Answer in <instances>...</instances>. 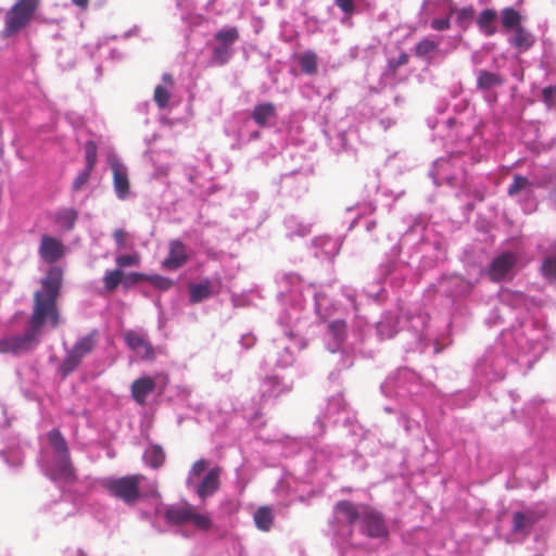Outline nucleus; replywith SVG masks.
I'll list each match as a JSON object with an SVG mask.
<instances>
[{
  "mask_svg": "<svg viewBox=\"0 0 556 556\" xmlns=\"http://www.w3.org/2000/svg\"><path fill=\"white\" fill-rule=\"evenodd\" d=\"M277 296L281 305L290 306V312L283 311L278 318L283 333L273 340L266 362L276 368H286L294 363V351L306 346L295 328L301 319L300 313L306 308L307 303L312 305L316 317L324 321L332 315L334 306L317 286L306 283L294 273L285 275Z\"/></svg>",
  "mask_w": 556,
  "mask_h": 556,
  "instance_id": "2",
  "label": "nucleus"
},
{
  "mask_svg": "<svg viewBox=\"0 0 556 556\" xmlns=\"http://www.w3.org/2000/svg\"><path fill=\"white\" fill-rule=\"evenodd\" d=\"M334 5L339 8L342 13L356 14L358 12L355 0H334Z\"/></svg>",
  "mask_w": 556,
  "mask_h": 556,
  "instance_id": "60",
  "label": "nucleus"
},
{
  "mask_svg": "<svg viewBox=\"0 0 556 556\" xmlns=\"http://www.w3.org/2000/svg\"><path fill=\"white\" fill-rule=\"evenodd\" d=\"M544 515V509L515 511L513 515V530L516 532H526Z\"/></svg>",
  "mask_w": 556,
  "mask_h": 556,
  "instance_id": "35",
  "label": "nucleus"
},
{
  "mask_svg": "<svg viewBox=\"0 0 556 556\" xmlns=\"http://www.w3.org/2000/svg\"><path fill=\"white\" fill-rule=\"evenodd\" d=\"M541 99L548 110H556V86L545 87L541 92Z\"/></svg>",
  "mask_w": 556,
  "mask_h": 556,
  "instance_id": "53",
  "label": "nucleus"
},
{
  "mask_svg": "<svg viewBox=\"0 0 556 556\" xmlns=\"http://www.w3.org/2000/svg\"><path fill=\"white\" fill-rule=\"evenodd\" d=\"M501 24L507 31L521 27V15L514 8H505L501 12Z\"/></svg>",
  "mask_w": 556,
  "mask_h": 556,
  "instance_id": "45",
  "label": "nucleus"
},
{
  "mask_svg": "<svg viewBox=\"0 0 556 556\" xmlns=\"http://www.w3.org/2000/svg\"><path fill=\"white\" fill-rule=\"evenodd\" d=\"M253 521L257 530L268 532L274 526L275 514L270 506H260L253 513Z\"/></svg>",
  "mask_w": 556,
  "mask_h": 556,
  "instance_id": "39",
  "label": "nucleus"
},
{
  "mask_svg": "<svg viewBox=\"0 0 556 556\" xmlns=\"http://www.w3.org/2000/svg\"><path fill=\"white\" fill-rule=\"evenodd\" d=\"M38 7V0H17L7 12L5 26L0 33L2 39L20 33L33 18Z\"/></svg>",
  "mask_w": 556,
  "mask_h": 556,
  "instance_id": "18",
  "label": "nucleus"
},
{
  "mask_svg": "<svg viewBox=\"0 0 556 556\" xmlns=\"http://www.w3.org/2000/svg\"><path fill=\"white\" fill-rule=\"evenodd\" d=\"M366 340V334L362 328H356L351 333H346V325L344 320L341 319H336L329 323L327 330L324 333L326 349L331 353L341 352V368H349L352 366L353 362L350 357L351 354H365L362 345Z\"/></svg>",
  "mask_w": 556,
  "mask_h": 556,
  "instance_id": "11",
  "label": "nucleus"
},
{
  "mask_svg": "<svg viewBox=\"0 0 556 556\" xmlns=\"http://www.w3.org/2000/svg\"><path fill=\"white\" fill-rule=\"evenodd\" d=\"M431 27L435 30H445L450 28L448 17H438L432 20Z\"/></svg>",
  "mask_w": 556,
  "mask_h": 556,
  "instance_id": "63",
  "label": "nucleus"
},
{
  "mask_svg": "<svg viewBox=\"0 0 556 556\" xmlns=\"http://www.w3.org/2000/svg\"><path fill=\"white\" fill-rule=\"evenodd\" d=\"M549 414L548 407L543 402L532 401L527 408V417L538 428L539 424L544 422L545 415Z\"/></svg>",
  "mask_w": 556,
  "mask_h": 556,
  "instance_id": "42",
  "label": "nucleus"
},
{
  "mask_svg": "<svg viewBox=\"0 0 556 556\" xmlns=\"http://www.w3.org/2000/svg\"><path fill=\"white\" fill-rule=\"evenodd\" d=\"M155 389V381L151 377H141L131 384V394L139 404H144L149 394Z\"/></svg>",
  "mask_w": 556,
  "mask_h": 556,
  "instance_id": "38",
  "label": "nucleus"
},
{
  "mask_svg": "<svg viewBox=\"0 0 556 556\" xmlns=\"http://www.w3.org/2000/svg\"><path fill=\"white\" fill-rule=\"evenodd\" d=\"M63 281V270L56 265H52L41 279V289L34 294L33 314L29 326L40 332L45 325L56 327L59 323V312L56 300L61 291Z\"/></svg>",
  "mask_w": 556,
  "mask_h": 556,
  "instance_id": "9",
  "label": "nucleus"
},
{
  "mask_svg": "<svg viewBox=\"0 0 556 556\" xmlns=\"http://www.w3.org/2000/svg\"><path fill=\"white\" fill-rule=\"evenodd\" d=\"M293 381L274 372L266 375L260 384L258 392L262 402H269L289 393L292 390Z\"/></svg>",
  "mask_w": 556,
  "mask_h": 556,
  "instance_id": "22",
  "label": "nucleus"
},
{
  "mask_svg": "<svg viewBox=\"0 0 556 556\" xmlns=\"http://www.w3.org/2000/svg\"><path fill=\"white\" fill-rule=\"evenodd\" d=\"M299 66L302 73L306 75H315L318 67L317 54L312 50H306L298 56Z\"/></svg>",
  "mask_w": 556,
  "mask_h": 556,
  "instance_id": "44",
  "label": "nucleus"
},
{
  "mask_svg": "<svg viewBox=\"0 0 556 556\" xmlns=\"http://www.w3.org/2000/svg\"><path fill=\"white\" fill-rule=\"evenodd\" d=\"M496 22L497 13L493 9L482 10L477 18L480 30L486 36H492L496 33Z\"/></svg>",
  "mask_w": 556,
  "mask_h": 556,
  "instance_id": "40",
  "label": "nucleus"
},
{
  "mask_svg": "<svg viewBox=\"0 0 556 556\" xmlns=\"http://www.w3.org/2000/svg\"><path fill=\"white\" fill-rule=\"evenodd\" d=\"M426 225L422 217H412V225L405 231L402 242L406 244L413 237H419V240L413 245V252L409 255L417 270L426 271L437 266L445 257V251L440 240H430L425 238Z\"/></svg>",
  "mask_w": 556,
  "mask_h": 556,
  "instance_id": "10",
  "label": "nucleus"
},
{
  "mask_svg": "<svg viewBox=\"0 0 556 556\" xmlns=\"http://www.w3.org/2000/svg\"><path fill=\"white\" fill-rule=\"evenodd\" d=\"M283 226L287 238H304L311 233L313 223L305 222L295 215H288L283 220Z\"/></svg>",
  "mask_w": 556,
  "mask_h": 556,
  "instance_id": "37",
  "label": "nucleus"
},
{
  "mask_svg": "<svg viewBox=\"0 0 556 556\" xmlns=\"http://www.w3.org/2000/svg\"><path fill=\"white\" fill-rule=\"evenodd\" d=\"M236 123H237V129L235 132L236 136V143L232 144V147H242L253 140H256L261 137V130L260 128L255 127V123L252 122V119L245 115H238L236 116Z\"/></svg>",
  "mask_w": 556,
  "mask_h": 556,
  "instance_id": "31",
  "label": "nucleus"
},
{
  "mask_svg": "<svg viewBox=\"0 0 556 556\" xmlns=\"http://www.w3.org/2000/svg\"><path fill=\"white\" fill-rule=\"evenodd\" d=\"M126 345L142 359H152L154 350L149 342L148 334L139 330H128L124 334Z\"/></svg>",
  "mask_w": 556,
  "mask_h": 556,
  "instance_id": "28",
  "label": "nucleus"
},
{
  "mask_svg": "<svg viewBox=\"0 0 556 556\" xmlns=\"http://www.w3.org/2000/svg\"><path fill=\"white\" fill-rule=\"evenodd\" d=\"M148 281L161 291L168 290L173 286V281L169 278L160 275H148Z\"/></svg>",
  "mask_w": 556,
  "mask_h": 556,
  "instance_id": "54",
  "label": "nucleus"
},
{
  "mask_svg": "<svg viewBox=\"0 0 556 556\" xmlns=\"http://www.w3.org/2000/svg\"><path fill=\"white\" fill-rule=\"evenodd\" d=\"M437 49V43L429 39L419 41L415 47V53L418 56H426Z\"/></svg>",
  "mask_w": 556,
  "mask_h": 556,
  "instance_id": "55",
  "label": "nucleus"
},
{
  "mask_svg": "<svg viewBox=\"0 0 556 556\" xmlns=\"http://www.w3.org/2000/svg\"><path fill=\"white\" fill-rule=\"evenodd\" d=\"M98 148L97 144L89 140L85 144V161L87 168L94 169L97 164Z\"/></svg>",
  "mask_w": 556,
  "mask_h": 556,
  "instance_id": "51",
  "label": "nucleus"
},
{
  "mask_svg": "<svg viewBox=\"0 0 556 556\" xmlns=\"http://www.w3.org/2000/svg\"><path fill=\"white\" fill-rule=\"evenodd\" d=\"M340 248V240L329 236L316 237L311 241L309 245L313 256L321 261L333 260L338 255Z\"/></svg>",
  "mask_w": 556,
  "mask_h": 556,
  "instance_id": "27",
  "label": "nucleus"
},
{
  "mask_svg": "<svg viewBox=\"0 0 556 556\" xmlns=\"http://www.w3.org/2000/svg\"><path fill=\"white\" fill-rule=\"evenodd\" d=\"M509 43L520 52H523L533 46L534 37L521 26L514 30V34L509 37Z\"/></svg>",
  "mask_w": 556,
  "mask_h": 556,
  "instance_id": "41",
  "label": "nucleus"
},
{
  "mask_svg": "<svg viewBox=\"0 0 556 556\" xmlns=\"http://www.w3.org/2000/svg\"><path fill=\"white\" fill-rule=\"evenodd\" d=\"M38 253L43 262L54 264L64 256L65 245L61 240L52 236L42 235Z\"/></svg>",
  "mask_w": 556,
  "mask_h": 556,
  "instance_id": "30",
  "label": "nucleus"
},
{
  "mask_svg": "<svg viewBox=\"0 0 556 556\" xmlns=\"http://www.w3.org/2000/svg\"><path fill=\"white\" fill-rule=\"evenodd\" d=\"M274 448L281 451L285 457L295 455L300 457L296 464H303L305 469L303 472H299V478L305 481L318 471L329 475L330 466L344 455L342 448L338 445H318L317 442L312 443L307 439L289 437L275 441Z\"/></svg>",
  "mask_w": 556,
  "mask_h": 556,
  "instance_id": "8",
  "label": "nucleus"
},
{
  "mask_svg": "<svg viewBox=\"0 0 556 556\" xmlns=\"http://www.w3.org/2000/svg\"><path fill=\"white\" fill-rule=\"evenodd\" d=\"M40 332L28 325L24 333L0 340V353L21 354L34 350L39 343Z\"/></svg>",
  "mask_w": 556,
  "mask_h": 556,
  "instance_id": "20",
  "label": "nucleus"
},
{
  "mask_svg": "<svg viewBox=\"0 0 556 556\" xmlns=\"http://www.w3.org/2000/svg\"><path fill=\"white\" fill-rule=\"evenodd\" d=\"M453 160L454 157H441L434 161L433 167L429 173L434 185L440 186L446 184L451 187L459 185L462 176L458 173L452 172Z\"/></svg>",
  "mask_w": 556,
  "mask_h": 556,
  "instance_id": "25",
  "label": "nucleus"
},
{
  "mask_svg": "<svg viewBox=\"0 0 556 556\" xmlns=\"http://www.w3.org/2000/svg\"><path fill=\"white\" fill-rule=\"evenodd\" d=\"M328 424L342 425L349 429V433L352 437L363 438V428L354 420L353 416L346 408V404L341 393L331 396L328 400L326 412L318 415L314 422V428L317 429L314 440L316 437H321Z\"/></svg>",
  "mask_w": 556,
  "mask_h": 556,
  "instance_id": "14",
  "label": "nucleus"
},
{
  "mask_svg": "<svg viewBox=\"0 0 556 556\" xmlns=\"http://www.w3.org/2000/svg\"><path fill=\"white\" fill-rule=\"evenodd\" d=\"M142 458L146 465L150 466L151 468H159L165 460V453L162 446L151 444L146 448Z\"/></svg>",
  "mask_w": 556,
  "mask_h": 556,
  "instance_id": "43",
  "label": "nucleus"
},
{
  "mask_svg": "<svg viewBox=\"0 0 556 556\" xmlns=\"http://www.w3.org/2000/svg\"><path fill=\"white\" fill-rule=\"evenodd\" d=\"M169 100L168 90L162 86L157 85L154 90V101L159 105L160 109H164L167 106Z\"/></svg>",
  "mask_w": 556,
  "mask_h": 556,
  "instance_id": "56",
  "label": "nucleus"
},
{
  "mask_svg": "<svg viewBox=\"0 0 556 556\" xmlns=\"http://www.w3.org/2000/svg\"><path fill=\"white\" fill-rule=\"evenodd\" d=\"M306 190V175L294 169L280 176L279 192L291 197H300Z\"/></svg>",
  "mask_w": 556,
  "mask_h": 556,
  "instance_id": "29",
  "label": "nucleus"
},
{
  "mask_svg": "<svg viewBox=\"0 0 556 556\" xmlns=\"http://www.w3.org/2000/svg\"><path fill=\"white\" fill-rule=\"evenodd\" d=\"M402 244H404L402 241L394 244L386 254V258L378 269V283L372 289L364 290L361 296L375 302H381L384 298V288L380 286L382 282L389 281L394 288H399L402 285L408 276L410 268L414 267L412 260L406 262L400 258Z\"/></svg>",
  "mask_w": 556,
  "mask_h": 556,
  "instance_id": "12",
  "label": "nucleus"
},
{
  "mask_svg": "<svg viewBox=\"0 0 556 556\" xmlns=\"http://www.w3.org/2000/svg\"><path fill=\"white\" fill-rule=\"evenodd\" d=\"M135 263H136V258H135V256H132L130 254H122L116 257V264L119 267L132 266V265H135Z\"/></svg>",
  "mask_w": 556,
  "mask_h": 556,
  "instance_id": "62",
  "label": "nucleus"
},
{
  "mask_svg": "<svg viewBox=\"0 0 556 556\" xmlns=\"http://www.w3.org/2000/svg\"><path fill=\"white\" fill-rule=\"evenodd\" d=\"M477 89L483 92L484 100L493 105L497 101V88L502 87L505 83L504 77L494 72L486 70L476 71Z\"/></svg>",
  "mask_w": 556,
  "mask_h": 556,
  "instance_id": "24",
  "label": "nucleus"
},
{
  "mask_svg": "<svg viewBox=\"0 0 556 556\" xmlns=\"http://www.w3.org/2000/svg\"><path fill=\"white\" fill-rule=\"evenodd\" d=\"M240 344L248 350L255 344V337L251 333L243 334L240 339Z\"/></svg>",
  "mask_w": 556,
  "mask_h": 556,
  "instance_id": "64",
  "label": "nucleus"
},
{
  "mask_svg": "<svg viewBox=\"0 0 556 556\" xmlns=\"http://www.w3.org/2000/svg\"><path fill=\"white\" fill-rule=\"evenodd\" d=\"M48 440L52 448V457L51 460L41 462L43 473L54 482L70 483L74 481V469L64 437L58 429H53L48 433Z\"/></svg>",
  "mask_w": 556,
  "mask_h": 556,
  "instance_id": "13",
  "label": "nucleus"
},
{
  "mask_svg": "<svg viewBox=\"0 0 556 556\" xmlns=\"http://www.w3.org/2000/svg\"><path fill=\"white\" fill-rule=\"evenodd\" d=\"M141 281H148V275L142 273H129L123 277V283L126 287L137 285Z\"/></svg>",
  "mask_w": 556,
  "mask_h": 556,
  "instance_id": "58",
  "label": "nucleus"
},
{
  "mask_svg": "<svg viewBox=\"0 0 556 556\" xmlns=\"http://www.w3.org/2000/svg\"><path fill=\"white\" fill-rule=\"evenodd\" d=\"M505 321H511V325L502 331H510L513 328L520 332L525 331L523 342L531 337V327H528L531 323L546 332L536 302L521 291L503 289L498 293L497 303L490 309L484 319L488 327L500 326Z\"/></svg>",
  "mask_w": 556,
  "mask_h": 556,
  "instance_id": "6",
  "label": "nucleus"
},
{
  "mask_svg": "<svg viewBox=\"0 0 556 556\" xmlns=\"http://www.w3.org/2000/svg\"><path fill=\"white\" fill-rule=\"evenodd\" d=\"M248 116L258 128L267 127L277 118V108L271 102L257 103Z\"/></svg>",
  "mask_w": 556,
  "mask_h": 556,
  "instance_id": "34",
  "label": "nucleus"
},
{
  "mask_svg": "<svg viewBox=\"0 0 556 556\" xmlns=\"http://www.w3.org/2000/svg\"><path fill=\"white\" fill-rule=\"evenodd\" d=\"M517 254L510 251H504L494 256L490 263L489 275L494 281L510 279L517 270Z\"/></svg>",
  "mask_w": 556,
  "mask_h": 556,
  "instance_id": "23",
  "label": "nucleus"
},
{
  "mask_svg": "<svg viewBox=\"0 0 556 556\" xmlns=\"http://www.w3.org/2000/svg\"><path fill=\"white\" fill-rule=\"evenodd\" d=\"M117 38L118 37L116 35L100 38L94 46H90V45L84 46V50L90 58H92L94 55L96 51H98L101 47L106 45L109 42V40H116Z\"/></svg>",
  "mask_w": 556,
  "mask_h": 556,
  "instance_id": "59",
  "label": "nucleus"
},
{
  "mask_svg": "<svg viewBox=\"0 0 556 556\" xmlns=\"http://www.w3.org/2000/svg\"><path fill=\"white\" fill-rule=\"evenodd\" d=\"M531 337L523 342L526 332L513 328L502 331L500 338L489 345L477 359L473 367V378L480 386L502 381L510 364L522 356H528L531 366L547 349V332L530 324Z\"/></svg>",
  "mask_w": 556,
  "mask_h": 556,
  "instance_id": "3",
  "label": "nucleus"
},
{
  "mask_svg": "<svg viewBox=\"0 0 556 556\" xmlns=\"http://www.w3.org/2000/svg\"><path fill=\"white\" fill-rule=\"evenodd\" d=\"M124 274L121 269L106 270L103 277V281L106 290L113 291L115 290L119 283L123 282Z\"/></svg>",
  "mask_w": 556,
  "mask_h": 556,
  "instance_id": "49",
  "label": "nucleus"
},
{
  "mask_svg": "<svg viewBox=\"0 0 556 556\" xmlns=\"http://www.w3.org/2000/svg\"><path fill=\"white\" fill-rule=\"evenodd\" d=\"M108 161L113 172L115 194L119 200H126L130 193L127 167L116 155H110Z\"/></svg>",
  "mask_w": 556,
  "mask_h": 556,
  "instance_id": "26",
  "label": "nucleus"
},
{
  "mask_svg": "<svg viewBox=\"0 0 556 556\" xmlns=\"http://www.w3.org/2000/svg\"><path fill=\"white\" fill-rule=\"evenodd\" d=\"M54 514H64L65 516H71L75 511V506L68 501L61 500L54 503Z\"/></svg>",
  "mask_w": 556,
  "mask_h": 556,
  "instance_id": "57",
  "label": "nucleus"
},
{
  "mask_svg": "<svg viewBox=\"0 0 556 556\" xmlns=\"http://www.w3.org/2000/svg\"><path fill=\"white\" fill-rule=\"evenodd\" d=\"M208 467V460L201 458L197 460L188 475L187 486L192 490L201 501H205L219 489L220 468Z\"/></svg>",
  "mask_w": 556,
  "mask_h": 556,
  "instance_id": "16",
  "label": "nucleus"
},
{
  "mask_svg": "<svg viewBox=\"0 0 556 556\" xmlns=\"http://www.w3.org/2000/svg\"><path fill=\"white\" fill-rule=\"evenodd\" d=\"M380 388L386 396L395 400L393 405L384 406L383 410L388 414H397V422L408 435H419L420 418L425 415L426 403L432 401L435 395L434 386L422 382L412 369L401 367L389 375Z\"/></svg>",
  "mask_w": 556,
  "mask_h": 556,
  "instance_id": "4",
  "label": "nucleus"
},
{
  "mask_svg": "<svg viewBox=\"0 0 556 556\" xmlns=\"http://www.w3.org/2000/svg\"><path fill=\"white\" fill-rule=\"evenodd\" d=\"M349 139L345 131H337L333 136H329V146L332 151L340 153L348 149Z\"/></svg>",
  "mask_w": 556,
  "mask_h": 556,
  "instance_id": "48",
  "label": "nucleus"
},
{
  "mask_svg": "<svg viewBox=\"0 0 556 556\" xmlns=\"http://www.w3.org/2000/svg\"><path fill=\"white\" fill-rule=\"evenodd\" d=\"M188 261L187 248L179 240H173L169 243V253L163 262V266L169 270H175L185 265Z\"/></svg>",
  "mask_w": 556,
  "mask_h": 556,
  "instance_id": "36",
  "label": "nucleus"
},
{
  "mask_svg": "<svg viewBox=\"0 0 556 556\" xmlns=\"http://www.w3.org/2000/svg\"><path fill=\"white\" fill-rule=\"evenodd\" d=\"M239 38V30L236 26H225L217 30L213 36L212 42L210 43V65H226L235 55L233 46L237 43Z\"/></svg>",
  "mask_w": 556,
  "mask_h": 556,
  "instance_id": "17",
  "label": "nucleus"
},
{
  "mask_svg": "<svg viewBox=\"0 0 556 556\" xmlns=\"http://www.w3.org/2000/svg\"><path fill=\"white\" fill-rule=\"evenodd\" d=\"M92 172L93 169L85 167L77 174L71 187L73 193L81 191L87 186Z\"/></svg>",
  "mask_w": 556,
  "mask_h": 556,
  "instance_id": "50",
  "label": "nucleus"
},
{
  "mask_svg": "<svg viewBox=\"0 0 556 556\" xmlns=\"http://www.w3.org/2000/svg\"><path fill=\"white\" fill-rule=\"evenodd\" d=\"M407 63V55L402 53L397 58L388 60L387 68L382 73V78H387L389 75H393L394 72L402 65Z\"/></svg>",
  "mask_w": 556,
  "mask_h": 556,
  "instance_id": "52",
  "label": "nucleus"
},
{
  "mask_svg": "<svg viewBox=\"0 0 556 556\" xmlns=\"http://www.w3.org/2000/svg\"><path fill=\"white\" fill-rule=\"evenodd\" d=\"M49 219L62 233L70 232L75 228L78 220V211L73 207H60L49 214Z\"/></svg>",
  "mask_w": 556,
  "mask_h": 556,
  "instance_id": "33",
  "label": "nucleus"
},
{
  "mask_svg": "<svg viewBox=\"0 0 556 556\" xmlns=\"http://www.w3.org/2000/svg\"><path fill=\"white\" fill-rule=\"evenodd\" d=\"M473 15L475 10L472 9V7L463 8L457 12V22L460 26H464L465 24L472 20Z\"/></svg>",
  "mask_w": 556,
  "mask_h": 556,
  "instance_id": "61",
  "label": "nucleus"
},
{
  "mask_svg": "<svg viewBox=\"0 0 556 556\" xmlns=\"http://www.w3.org/2000/svg\"><path fill=\"white\" fill-rule=\"evenodd\" d=\"M555 179L556 172L546 167L533 169L530 178L516 174L514 175V181L508 187L507 193L509 197H516L519 200L521 198L526 199L523 211L530 213L536 207L535 201L531 199L533 188L547 187Z\"/></svg>",
  "mask_w": 556,
  "mask_h": 556,
  "instance_id": "15",
  "label": "nucleus"
},
{
  "mask_svg": "<svg viewBox=\"0 0 556 556\" xmlns=\"http://www.w3.org/2000/svg\"><path fill=\"white\" fill-rule=\"evenodd\" d=\"M554 253L544 257L541 271L549 281H556V240L553 245Z\"/></svg>",
  "mask_w": 556,
  "mask_h": 556,
  "instance_id": "47",
  "label": "nucleus"
},
{
  "mask_svg": "<svg viewBox=\"0 0 556 556\" xmlns=\"http://www.w3.org/2000/svg\"><path fill=\"white\" fill-rule=\"evenodd\" d=\"M97 330L79 338L58 367V372L63 379L75 371L83 359L90 354L97 344Z\"/></svg>",
  "mask_w": 556,
  "mask_h": 556,
  "instance_id": "19",
  "label": "nucleus"
},
{
  "mask_svg": "<svg viewBox=\"0 0 556 556\" xmlns=\"http://www.w3.org/2000/svg\"><path fill=\"white\" fill-rule=\"evenodd\" d=\"M222 288V282L218 278H205L198 283H192L189 287V301L191 304L200 303L212 295L218 294Z\"/></svg>",
  "mask_w": 556,
  "mask_h": 556,
  "instance_id": "32",
  "label": "nucleus"
},
{
  "mask_svg": "<svg viewBox=\"0 0 556 556\" xmlns=\"http://www.w3.org/2000/svg\"><path fill=\"white\" fill-rule=\"evenodd\" d=\"M473 286L472 281L465 279L463 276L452 274L441 276L438 283L433 285V288H435L437 292L455 299L469 294Z\"/></svg>",
  "mask_w": 556,
  "mask_h": 556,
  "instance_id": "21",
  "label": "nucleus"
},
{
  "mask_svg": "<svg viewBox=\"0 0 556 556\" xmlns=\"http://www.w3.org/2000/svg\"><path fill=\"white\" fill-rule=\"evenodd\" d=\"M0 457L8 464L11 468H18L23 464V453L20 447H9L0 451Z\"/></svg>",
  "mask_w": 556,
  "mask_h": 556,
  "instance_id": "46",
  "label": "nucleus"
},
{
  "mask_svg": "<svg viewBox=\"0 0 556 556\" xmlns=\"http://www.w3.org/2000/svg\"><path fill=\"white\" fill-rule=\"evenodd\" d=\"M428 320L429 317L424 312H408L405 318H403L399 309L390 311L383 314L378 321L377 334L381 339L393 338L400 329H403V324H405L407 325V331L412 332L414 337V342L409 350L438 354L451 344L452 341L447 336H442L441 338L430 337L427 330Z\"/></svg>",
  "mask_w": 556,
  "mask_h": 556,
  "instance_id": "7",
  "label": "nucleus"
},
{
  "mask_svg": "<svg viewBox=\"0 0 556 556\" xmlns=\"http://www.w3.org/2000/svg\"><path fill=\"white\" fill-rule=\"evenodd\" d=\"M98 484L109 495L122 501L128 506L138 502H144L150 509H138L141 520L149 521L151 527L159 533L175 530V533L184 536L189 534L180 528L192 525L195 529L207 531L213 522L207 514L199 513L192 505H165L156 484L141 475H129L124 477H104L98 480Z\"/></svg>",
  "mask_w": 556,
  "mask_h": 556,
  "instance_id": "1",
  "label": "nucleus"
},
{
  "mask_svg": "<svg viewBox=\"0 0 556 556\" xmlns=\"http://www.w3.org/2000/svg\"><path fill=\"white\" fill-rule=\"evenodd\" d=\"M332 529L337 541L342 545L358 544L354 539L356 529L359 534L374 539H383L389 534L387 523L379 511L349 501L337 503Z\"/></svg>",
  "mask_w": 556,
  "mask_h": 556,
  "instance_id": "5",
  "label": "nucleus"
}]
</instances>
